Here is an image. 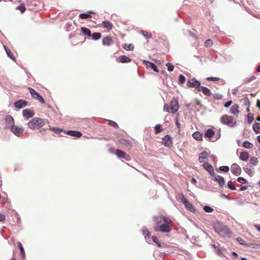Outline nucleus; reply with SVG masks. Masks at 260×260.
Returning a JSON list of instances; mask_svg holds the SVG:
<instances>
[{"instance_id":"obj_60","label":"nucleus","mask_w":260,"mask_h":260,"mask_svg":"<svg viewBox=\"0 0 260 260\" xmlns=\"http://www.w3.org/2000/svg\"><path fill=\"white\" fill-rule=\"evenodd\" d=\"M50 129L55 132L58 133L60 131V129L59 128H56L55 127H50Z\"/></svg>"},{"instance_id":"obj_23","label":"nucleus","mask_w":260,"mask_h":260,"mask_svg":"<svg viewBox=\"0 0 260 260\" xmlns=\"http://www.w3.org/2000/svg\"><path fill=\"white\" fill-rule=\"evenodd\" d=\"M239 157L241 160L246 161L249 157V153L247 151H242L241 152Z\"/></svg>"},{"instance_id":"obj_5","label":"nucleus","mask_w":260,"mask_h":260,"mask_svg":"<svg viewBox=\"0 0 260 260\" xmlns=\"http://www.w3.org/2000/svg\"><path fill=\"white\" fill-rule=\"evenodd\" d=\"M201 83L196 80V78H192L187 81L186 85L188 88H195L198 91H201Z\"/></svg>"},{"instance_id":"obj_19","label":"nucleus","mask_w":260,"mask_h":260,"mask_svg":"<svg viewBox=\"0 0 260 260\" xmlns=\"http://www.w3.org/2000/svg\"><path fill=\"white\" fill-rule=\"evenodd\" d=\"M230 113L234 115H238L240 113L239 106L237 104L233 105L231 108Z\"/></svg>"},{"instance_id":"obj_17","label":"nucleus","mask_w":260,"mask_h":260,"mask_svg":"<svg viewBox=\"0 0 260 260\" xmlns=\"http://www.w3.org/2000/svg\"><path fill=\"white\" fill-rule=\"evenodd\" d=\"M214 134H215L214 131L212 129L209 128V129H208L205 132V136L206 137H207L209 139H212L214 141L218 139V138H215L214 139V140L213 139H214L213 136H214Z\"/></svg>"},{"instance_id":"obj_54","label":"nucleus","mask_w":260,"mask_h":260,"mask_svg":"<svg viewBox=\"0 0 260 260\" xmlns=\"http://www.w3.org/2000/svg\"><path fill=\"white\" fill-rule=\"evenodd\" d=\"M179 197L181 201V202L184 204L185 203L186 201H187L186 200V199H185V198L184 197V195L182 194V193H181L179 195Z\"/></svg>"},{"instance_id":"obj_40","label":"nucleus","mask_w":260,"mask_h":260,"mask_svg":"<svg viewBox=\"0 0 260 260\" xmlns=\"http://www.w3.org/2000/svg\"><path fill=\"white\" fill-rule=\"evenodd\" d=\"M185 80H186L185 77L183 75L180 74L179 76L178 83L180 84H183V83H184L185 82Z\"/></svg>"},{"instance_id":"obj_49","label":"nucleus","mask_w":260,"mask_h":260,"mask_svg":"<svg viewBox=\"0 0 260 260\" xmlns=\"http://www.w3.org/2000/svg\"><path fill=\"white\" fill-rule=\"evenodd\" d=\"M108 121V124H110V125L113 126L116 128H119L118 125L116 122L112 121L111 120H109Z\"/></svg>"},{"instance_id":"obj_10","label":"nucleus","mask_w":260,"mask_h":260,"mask_svg":"<svg viewBox=\"0 0 260 260\" xmlns=\"http://www.w3.org/2000/svg\"><path fill=\"white\" fill-rule=\"evenodd\" d=\"M115 154L120 158H124L126 160H128L130 159V157L128 155L126 154V153L119 149H117L115 152Z\"/></svg>"},{"instance_id":"obj_16","label":"nucleus","mask_w":260,"mask_h":260,"mask_svg":"<svg viewBox=\"0 0 260 260\" xmlns=\"http://www.w3.org/2000/svg\"><path fill=\"white\" fill-rule=\"evenodd\" d=\"M113 40L111 37H105L102 40V44L104 46H110L113 44Z\"/></svg>"},{"instance_id":"obj_7","label":"nucleus","mask_w":260,"mask_h":260,"mask_svg":"<svg viewBox=\"0 0 260 260\" xmlns=\"http://www.w3.org/2000/svg\"><path fill=\"white\" fill-rule=\"evenodd\" d=\"M118 143L121 144L125 149L127 150H130L132 146V143L129 141L124 139H119L117 142V143Z\"/></svg>"},{"instance_id":"obj_6","label":"nucleus","mask_w":260,"mask_h":260,"mask_svg":"<svg viewBox=\"0 0 260 260\" xmlns=\"http://www.w3.org/2000/svg\"><path fill=\"white\" fill-rule=\"evenodd\" d=\"M28 90L31 95L34 99L38 100L42 104L45 103V100L38 92H36L33 88L31 87H29Z\"/></svg>"},{"instance_id":"obj_14","label":"nucleus","mask_w":260,"mask_h":260,"mask_svg":"<svg viewBox=\"0 0 260 260\" xmlns=\"http://www.w3.org/2000/svg\"><path fill=\"white\" fill-rule=\"evenodd\" d=\"M143 62L146 66L147 68H151L154 71L158 72V69L154 63L146 60H143Z\"/></svg>"},{"instance_id":"obj_59","label":"nucleus","mask_w":260,"mask_h":260,"mask_svg":"<svg viewBox=\"0 0 260 260\" xmlns=\"http://www.w3.org/2000/svg\"><path fill=\"white\" fill-rule=\"evenodd\" d=\"M5 219V215L4 214H0V222L4 221Z\"/></svg>"},{"instance_id":"obj_52","label":"nucleus","mask_w":260,"mask_h":260,"mask_svg":"<svg viewBox=\"0 0 260 260\" xmlns=\"http://www.w3.org/2000/svg\"><path fill=\"white\" fill-rule=\"evenodd\" d=\"M208 81H218L220 80L219 78L218 77H208L206 79Z\"/></svg>"},{"instance_id":"obj_36","label":"nucleus","mask_w":260,"mask_h":260,"mask_svg":"<svg viewBox=\"0 0 260 260\" xmlns=\"http://www.w3.org/2000/svg\"><path fill=\"white\" fill-rule=\"evenodd\" d=\"M163 131L160 124H157L154 127L155 134H158Z\"/></svg>"},{"instance_id":"obj_42","label":"nucleus","mask_w":260,"mask_h":260,"mask_svg":"<svg viewBox=\"0 0 260 260\" xmlns=\"http://www.w3.org/2000/svg\"><path fill=\"white\" fill-rule=\"evenodd\" d=\"M152 241L159 247H162V246H164V244H163L162 245H161V243L158 241V240L157 239V238L156 237V236H152Z\"/></svg>"},{"instance_id":"obj_51","label":"nucleus","mask_w":260,"mask_h":260,"mask_svg":"<svg viewBox=\"0 0 260 260\" xmlns=\"http://www.w3.org/2000/svg\"><path fill=\"white\" fill-rule=\"evenodd\" d=\"M219 169L224 172H228L229 171V167L228 166H221L219 168Z\"/></svg>"},{"instance_id":"obj_31","label":"nucleus","mask_w":260,"mask_h":260,"mask_svg":"<svg viewBox=\"0 0 260 260\" xmlns=\"http://www.w3.org/2000/svg\"><path fill=\"white\" fill-rule=\"evenodd\" d=\"M18 245L20 250V255L23 258L25 257V251L24 248L23 247L22 244L20 242H18Z\"/></svg>"},{"instance_id":"obj_63","label":"nucleus","mask_w":260,"mask_h":260,"mask_svg":"<svg viewBox=\"0 0 260 260\" xmlns=\"http://www.w3.org/2000/svg\"><path fill=\"white\" fill-rule=\"evenodd\" d=\"M247 187L246 186H243L240 188V190L244 191V190L247 189Z\"/></svg>"},{"instance_id":"obj_44","label":"nucleus","mask_w":260,"mask_h":260,"mask_svg":"<svg viewBox=\"0 0 260 260\" xmlns=\"http://www.w3.org/2000/svg\"><path fill=\"white\" fill-rule=\"evenodd\" d=\"M6 122L8 123V124H12L14 125V119L11 116H8L7 118H6Z\"/></svg>"},{"instance_id":"obj_35","label":"nucleus","mask_w":260,"mask_h":260,"mask_svg":"<svg viewBox=\"0 0 260 260\" xmlns=\"http://www.w3.org/2000/svg\"><path fill=\"white\" fill-rule=\"evenodd\" d=\"M123 47L126 50H133L134 46L132 44H124Z\"/></svg>"},{"instance_id":"obj_4","label":"nucleus","mask_w":260,"mask_h":260,"mask_svg":"<svg viewBox=\"0 0 260 260\" xmlns=\"http://www.w3.org/2000/svg\"><path fill=\"white\" fill-rule=\"evenodd\" d=\"M220 122L223 124L228 125L230 127L234 126L236 124V121L234 118L228 115H224L220 118Z\"/></svg>"},{"instance_id":"obj_8","label":"nucleus","mask_w":260,"mask_h":260,"mask_svg":"<svg viewBox=\"0 0 260 260\" xmlns=\"http://www.w3.org/2000/svg\"><path fill=\"white\" fill-rule=\"evenodd\" d=\"M22 115L26 119H28L29 118L34 117L35 115V112L31 109H26L22 111Z\"/></svg>"},{"instance_id":"obj_41","label":"nucleus","mask_w":260,"mask_h":260,"mask_svg":"<svg viewBox=\"0 0 260 260\" xmlns=\"http://www.w3.org/2000/svg\"><path fill=\"white\" fill-rule=\"evenodd\" d=\"M5 50H6V51L7 52V54L8 56L10 58H11L12 60H15V57L14 56L13 54L11 52L10 50L8 49V48H5Z\"/></svg>"},{"instance_id":"obj_47","label":"nucleus","mask_w":260,"mask_h":260,"mask_svg":"<svg viewBox=\"0 0 260 260\" xmlns=\"http://www.w3.org/2000/svg\"><path fill=\"white\" fill-rule=\"evenodd\" d=\"M228 186L231 190H235L236 189V187L235 186L233 182L232 181H228Z\"/></svg>"},{"instance_id":"obj_12","label":"nucleus","mask_w":260,"mask_h":260,"mask_svg":"<svg viewBox=\"0 0 260 260\" xmlns=\"http://www.w3.org/2000/svg\"><path fill=\"white\" fill-rule=\"evenodd\" d=\"M170 107L172 113H176L179 109L178 103L177 101H172L170 104Z\"/></svg>"},{"instance_id":"obj_20","label":"nucleus","mask_w":260,"mask_h":260,"mask_svg":"<svg viewBox=\"0 0 260 260\" xmlns=\"http://www.w3.org/2000/svg\"><path fill=\"white\" fill-rule=\"evenodd\" d=\"M117 61L121 63L129 62L131 61V59L123 55L118 57Z\"/></svg>"},{"instance_id":"obj_48","label":"nucleus","mask_w":260,"mask_h":260,"mask_svg":"<svg viewBox=\"0 0 260 260\" xmlns=\"http://www.w3.org/2000/svg\"><path fill=\"white\" fill-rule=\"evenodd\" d=\"M166 66L167 67L168 70L169 72L173 71L174 69V66L172 63H169V62L166 63Z\"/></svg>"},{"instance_id":"obj_25","label":"nucleus","mask_w":260,"mask_h":260,"mask_svg":"<svg viewBox=\"0 0 260 260\" xmlns=\"http://www.w3.org/2000/svg\"><path fill=\"white\" fill-rule=\"evenodd\" d=\"M91 14H94V13L92 11H88L86 13L80 14L79 17L81 19H88L91 17Z\"/></svg>"},{"instance_id":"obj_3","label":"nucleus","mask_w":260,"mask_h":260,"mask_svg":"<svg viewBox=\"0 0 260 260\" xmlns=\"http://www.w3.org/2000/svg\"><path fill=\"white\" fill-rule=\"evenodd\" d=\"M214 228L215 231L222 237L228 236L230 234V230L228 227L221 223H216Z\"/></svg>"},{"instance_id":"obj_37","label":"nucleus","mask_w":260,"mask_h":260,"mask_svg":"<svg viewBox=\"0 0 260 260\" xmlns=\"http://www.w3.org/2000/svg\"><path fill=\"white\" fill-rule=\"evenodd\" d=\"M243 146L246 148L251 149L253 147V145L250 142L245 141L243 143Z\"/></svg>"},{"instance_id":"obj_21","label":"nucleus","mask_w":260,"mask_h":260,"mask_svg":"<svg viewBox=\"0 0 260 260\" xmlns=\"http://www.w3.org/2000/svg\"><path fill=\"white\" fill-rule=\"evenodd\" d=\"M208 155V153L207 151H204L202 152L199 157V160L200 162L203 163L205 161V159L207 158V156Z\"/></svg>"},{"instance_id":"obj_26","label":"nucleus","mask_w":260,"mask_h":260,"mask_svg":"<svg viewBox=\"0 0 260 260\" xmlns=\"http://www.w3.org/2000/svg\"><path fill=\"white\" fill-rule=\"evenodd\" d=\"M214 180L218 182L221 186L224 185L225 181L224 178L222 176L219 175H216L214 177Z\"/></svg>"},{"instance_id":"obj_46","label":"nucleus","mask_w":260,"mask_h":260,"mask_svg":"<svg viewBox=\"0 0 260 260\" xmlns=\"http://www.w3.org/2000/svg\"><path fill=\"white\" fill-rule=\"evenodd\" d=\"M213 44V42L211 39H208L205 42V46L209 47Z\"/></svg>"},{"instance_id":"obj_39","label":"nucleus","mask_w":260,"mask_h":260,"mask_svg":"<svg viewBox=\"0 0 260 260\" xmlns=\"http://www.w3.org/2000/svg\"><path fill=\"white\" fill-rule=\"evenodd\" d=\"M91 36H92L93 40H98L101 38V34L100 32H94Z\"/></svg>"},{"instance_id":"obj_58","label":"nucleus","mask_w":260,"mask_h":260,"mask_svg":"<svg viewBox=\"0 0 260 260\" xmlns=\"http://www.w3.org/2000/svg\"><path fill=\"white\" fill-rule=\"evenodd\" d=\"M238 89L237 88H235L232 90V94L234 95H236L238 93Z\"/></svg>"},{"instance_id":"obj_33","label":"nucleus","mask_w":260,"mask_h":260,"mask_svg":"<svg viewBox=\"0 0 260 260\" xmlns=\"http://www.w3.org/2000/svg\"><path fill=\"white\" fill-rule=\"evenodd\" d=\"M258 162V159L255 157H252L249 160V164L252 166H256Z\"/></svg>"},{"instance_id":"obj_50","label":"nucleus","mask_w":260,"mask_h":260,"mask_svg":"<svg viewBox=\"0 0 260 260\" xmlns=\"http://www.w3.org/2000/svg\"><path fill=\"white\" fill-rule=\"evenodd\" d=\"M204 210L206 212L210 213L213 211V209L208 206H205Z\"/></svg>"},{"instance_id":"obj_38","label":"nucleus","mask_w":260,"mask_h":260,"mask_svg":"<svg viewBox=\"0 0 260 260\" xmlns=\"http://www.w3.org/2000/svg\"><path fill=\"white\" fill-rule=\"evenodd\" d=\"M253 128L254 131L256 133H260V123H255L254 124L253 126Z\"/></svg>"},{"instance_id":"obj_56","label":"nucleus","mask_w":260,"mask_h":260,"mask_svg":"<svg viewBox=\"0 0 260 260\" xmlns=\"http://www.w3.org/2000/svg\"><path fill=\"white\" fill-rule=\"evenodd\" d=\"M232 104V101H229L228 102H227L224 105V107L225 108H228L229 107L231 104Z\"/></svg>"},{"instance_id":"obj_53","label":"nucleus","mask_w":260,"mask_h":260,"mask_svg":"<svg viewBox=\"0 0 260 260\" xmlns=\"http://www.w3.org/2000/svg\"><path fill=\"white\" fill-rule=\"evenodd\" d=\"M238 182L241 183L245 184L246 183V180L243 177H238L237 179Z\"/></svg>"},{"instance_id":"obj_32","label":"nucleus","mask_w":260,"mask_h":260,"mask_svg":"<svg viewBox=\"0 0 260 260\" xmlns=\"http://www.w3.org/2000/svg\"><path fill=\"white\" fill-rule=\"evenodd\" d=\"M141 34L147 39H150L152 37V35L150 32H148L145 30H141Z\"/></svg>"},{"instance_id":"obj_13","label":"nucleus","mask_w":260,"mask_h":260,"mask_svg":"<svg viewBox=\"0 0 260 260\" xmlns=\"http://www.w3.org/2000/svg\"><path fill=\"white\" fill-rule=\"evenodd\" d=\"M14 105L16 108L18 109H21L27 106V102L25 100H20L15 102Z\"/></svg>"},{"instance_id":"obj_64","label":"nucleus","mask_w":260,"mask_h":260,"mask_svg":"<svg viewBox=\"0 0 260 260\" xmlns=\"http://www.w3.org/2000/svg\"><path fill=\"white\" fill-rule=\"evenodd\" d=\"M256 105L260 109V100H257V103H256Z\"/></svg>"},{"instance_id":"obj_22","label":"nucleus","mask_w":260,"mask_h":260,"mask_svg":"<svg viewBox=\"0 0 260 260\" xmlns=\"http://www.w3.org/2000/svg\"><path fill=\"white\" fill-rule=\"evenodd\" d=\"M67 134L70 136L75 137L77 138H80L82 135V134L81 132L74 131H68L67 132Z\"/></svg>"},{"instance_id":"obj_34","label":"nucleus","mask_w":260,"mask_h":260,"mask_svg":"<svg viewBox=\"0 0 260 260\" xmlns=\"http://www.w3.org/2000/svg\"><path fill=\"white\" fill-rule=\"evenodd\" d=\"M143 234L145 235L146 239H147L150 237V233L148 231V230L147 229V228L144 227L143 228L142 230Z\"/></svg>"},{"instance_id":"obj_55","label":"nucleus","mask_w":260,"mask_h":260,"mask_svg":"<svg viewBox=\"0 0 260 260\" xmlns=\"http://www.w3.org/2000/svg\"><path fill=\"white\" fill-rule=\"evenodd\" d=\"M175 123H176V126L179 129V130H180V127H181V125L179 123L178 117L177 116L175 118Z\"/></svg>"},{"instance_id":"obj_45","label":"nucleus","mask_w":260,"mask_h":260,"mask_svg":"<svg viewBox=\"0 0 260 260\" xmlns=\"http://www.w3.org/2000/svg\"><path fill=\"white\" fill-rule=\"evenodd\" d=\"M256 79V77L254 75L251 76L249 78H246L244 80V82L245 83H249Z\"/></svg>"},{"instance_id":"obj_24","label":"nucleus","mask_w":260,"mask_h":260,"mask_svg":"<svg viewBox=\"0 0 260 260\" xmlns=\"http://www.w3.org/2000/svg\"><path fill=\"white\" fill-rule=\"evenodd\" d=\"M102 26L104 28L107 29L108 30H111L113 27V24L108 21H103Z\"/></svg>"},{"instance_id":"obj_11","label":"nucleus","mask_w":260,"mask_h":260,"mask_svg":"<svg viewBox=\"0 0 260 260\" xmlns=\"http://www.w3.org/2000/svg\"><path fill=\"white\" fill-rule=\"evenodd\" d=\"M231 172L235 175H239L241 173V169L238 164H233L231 166Z\"/></svg>"},{"instance_id":"obj_2","label":"nucleus","mask_w":260,"mask_h":260,"mask_svg":"<svg viewBox=\"0 0 260 260\" xmlns=\"http://www.w3.org/2000/svg\"><path fill=\"white\" fill-rule=\"evenodd\" d=\"M45 124V120L39 117H34L27 123L28 126L33 130L39 129Z\"/></svg>"},{"instance_id":"obj_9","label":"nucleus","mask_w":260,"mask_h":260,"mask_svg":"<svg viewBox=\"0 0 260 260\" xmlns=\"http://www.w3.org/2000/svg\"><path fill=\"white\" fill-rule=\"evenodd\" d=\"M11 131L16 136L19 137L23 134V129L14 124L11 126Z\"/></svg>"},{"instance_id":"obj_15","label":"nucleus","mask_w":260,"mask_h":260,"mask_svg":"<svg viewBox=\"0 0 260 260\" xmlns=\"http://www.w3.org/2000/svg\"><path fill=\"white\" fill-rule=\"evenodd\" d=\"M162 144L167 147H171L172 145V138L169 135H166L162 139Z\"/></svg>"},{"instance_id":"obj_30","label":"nucleus","mask_w":260,"mask_h":260,"mask_svg":"<svg viewBox=\"0 0 260 260\" xmlns=\"http://www.w3.org/2000/svg\"><path fill=\"white\" fill-rule=\"evenodd\" d=\"M184 204L186 208L190 211H194V208L193 207V205L191 204H190L189 202L186 201L185 203H184Z\"/></svg>"},{"instance_id":"obj_27","label":"nucleus","mask_w":260,"mask_h":260,"mask_svg":"<svg viewBox=\"0 0 260 260\" xmlns=\"http://www.w3.org/2000/svg\"><path fill=\"white\" fill-rule=\"evenodd\" d=\"M201 91L207 96H210L212 94L211 91L208 88L204 86H201Z\"/></svg>"},{"instance_id":"obj_43","label":"nucleus","mask_w":260,"mask_h":260,"mask_svg":"<svg viewBox=\"0 0 260 260\" xmlns=\"http://www.w3.org/2000/svg\"><path fill=\"white\" fill-rule=\"evenodd\" d=\"M17 10H19L22 13H24L26 10L25 7L23 4H21L16 8Z\"/></svg>"},{"instance_id":"obj_57","label":"nucleus","mask_w":260,"mask_h":260,"mask_svg":"<svg viewBox=\"0 0 260 260\" xmlns=\"http://www.w3.org/2000/svg\"><path fill=\"white\" fill-rule=\"evenodd\" d=\"M164 110L166 111V112H169V106L168 104H165L164 106Z\"/></svg>"},{"instance_id":"obj_1","label":"nucleus","mask_w":260,"mask_h":260,"mask_svg":"<svg viewBox=\"0 0 260 260\" xmlns=\"http://www.w3.org/2000/svg\"><path fill=\"white\" fill-rule=\"evenodd\" d=\"M153 220L156 224L154 228L155 231L169 233L172 231V222L169 218L163 216H156L153 217Z\"/></svg>"},{"instance_id":"obj_61","label":"nucleus","mask_w":260,"mask_h":260,"mask_svg":"<svg viewBox=\"0 0 260 260\" xmlns=\"http://www.w3.org/2000/svg\"><path fill=\"white\" fill-rule=\"evenodd\" d=\"M254 226L256 230L260 232V224H254Z\"/></svg>"},{"instance_id":"obj_18","label":"nucleus","mask_w":260,"mask_h":260,"mask_svg":"<svg viewBox=\"0 0 260 260\" xmlns=\"http://www.w3.org/2000/svg\"><path fill=\"white\" fill-rule=\"evenodd\" d=\"M204 168L206 169L210 175H214V169L211 165L208 162H204L203 165Z\"/></svg>"},{"instance_id":"obj_62","label":"nucleus","mask_w":260,"mask_h":260,"mask_svg":"<svg viewBox=\"0 0 260 260\" xmlns=\"http://www.w3.org/2000/svg\"><path fill=\"white\" fill-rule=\"evenodd\" d=\"M46 129L45 128H42V129H41L39 131L40 133L42 135H44L45 134V132L46 131Z\"/></svg>"},{"instance_id":"obj_29","label":"nucleus","mask_w":260,"mask_h":260,"mask_svg":"<svg viewBox=\"0 0 260 260\" xmlns=\"http://www.w3.org/2000/svg\"><path fill=\"white\" fill-rule=\"evenodd\" d=\"M81 31L85 36L89 37L91 36L90 30L86 27H81Z\"/></svg>"},{"instance_id":"obj_28","label":"nucleus","mask_w":260,"mask_h":260,"mask_svg":"<svg viewBox=\"0 0 260 260\" xmlns=\"http://www.w3.org/2000/svg\"><path fill=\"white\" fill-rule=\"evenodd\" d=\"M192 137L197 141L202 140V134L199 132H196L193 133Z\"/></svg>"}]
</instances>
